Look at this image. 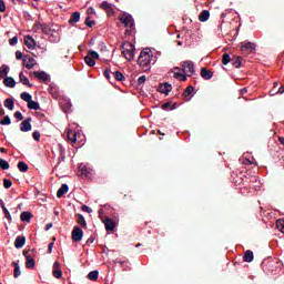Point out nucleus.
I'll return each mask as SVG.
<instances>
[{"mask_svg":"<svg viewBox=\"0 0 284 284\" xmlns=\"http://www.w3.org/2000/svg\"><path fill=\"white\" fill-rule=\"evenodd\" d=\"M138 63L143 70H150V63H152V51H150L149 48L141 51Z\"/></svg>","mask_w":284,"mask_h":284,"instance_id":"nucleus-1","label":"nucleus"},{"mask_svg":"<svg viewBox=\"0 0 284 284\" xmlns=\"http://www.w3.org/2000/svg\"><path fill=\"white\" fill-rule=\"evenodd\" d=\"M134 44L132 43H124L122 44V54L126 61H132L134 59Z\"/></svg>","mask_w":284,"mask_h":284,"instance_id":"nucleus-2","label":"nucleus"},{"mask_svg":"<svg viewBox=\"0 0 284 284\" xmlns=\"http://www.w3.org/2000/svg\"><path fill=\"white\" fill-rule=\"evenodd\" d=\"M120 21L123 23L124 28H130V30H134V18H132L129 13H123L120 16Z\"/></svg>","mask_w":284,"mask_h":284,"instance_id":"nucleus-3","label":"nucleus"},{"mask_svg":"<svg viewBox=\"0 0 284 284\" xmlns=\"http://www.w3.org/2000/svg\"><path fill=\"white\" fill-rule=\"evenodd\" d=\"M94 59H99V53L97 51H89L88 54L84 57V61L89 68H93L97 65V61Z\"/></svg>","mask_w":284,"mask_h":284,"instance_id":"nucleus-4","label":"nucleus"},{"mask_svg":"<svg viewBox=\"0 0 284 284\" xmlns=\"http://www.w3.org/2000/svg\"><path fill=\"white\" fill-rule=\"evenodd\" d=\"M256 50V44L254 42L245 41L241 45V51L243 54H252Z\"/></svg>","mask_w":284,"mask_h":284,"instance_id":"nucleus-5","label":"nucleus"},{"mask_svg":"<svg viewBox=\"0 0 284 284\" xmlns=\"http://www.w3.org/2000/svg\"><path fill=\"white\" fill-rule=\"evenodd\" d=\"M71 237L74 243L81 242L83 239V230H81L79 226H74L71 233Z\"/></svg>","mask_w":284,"mask_h":284,"instance_id":"nucleus-6","label":"nucleus"},{"mask_svg":"<svg viewBox=\"0 0 284 284\" xmlns=\"http://www.w3.org/2000/svg\"><path fill=\"white\" fill-rule=\"evenodd\" d=\"M22 65L23 68H27V70H32L37 65V60L30 55H24L22 59Z\"/></svg>","mask_w":284,"mask_h":284,"instance_id":"nucleus-7","label":"nucleus"},{"mask_svg":"<svg viewBox=\"0 0 284 284\" xmlns=\"http://www.w3.org/2000/svg\"><path fill=\"white\" fill-rule=\"evenodd\" d=\"M23 256L26 257L27 270H33V267L37 265L34 257H32V255L29 254V251H23Z\"/></svg>","mask_w":284,"mask_h":284,"instance_id":"nucleus-8","label":"nucleus"},{"mask_svg":"<svg viewBox=\"0 0 284 284\" xmlns=\"http://www.w3.org/2000/svg\"><path fill=\"white\" fill-rule=\"evenodd\" d=\"M31 123H32V118L31 116L23 120L20 123V131L21 132H30V130H32V124Z\"/></svg>","mask_w":284,"mask_h":284,"instance_id":"nucleus-9","label":"nucleus"},{"mask_svg":"<svg viewBox=\"0 0 284 284\" xmlns=\"http://www.w3.org/2000/svg\"><path fill=\"white\" fill-rule=\"evenodd\" d=\"M182 68L184 72L189 73L187 77H192L194 74V62L184 61Z\"/></svg>","mask_w":284,"mask_h":284,"instance_id":"nucleus-10","label":"nucleus"},{"mask_svg":"<svg viewBox=\"0 0 284 284\" xmlns=\"http://www.w3.org/2000/svg\"><path fill=\"white\" fill-rule=\"evenodd\" d=\"M158 91L161 92V94L169 95L170 92H172V84H170L168 82L160 83L158 87Z\"/></svg>","mask_w":284,"mask_h":284,"instance_id":"nucleus-11","label":"nucleus"},{"mask_svg":"<svg viewBox=\"0 0 284 284\" xmlns=\"http://www.w3.org/2000/svg\"><path fill=\"white\" fill-rule=\"evenodd\" d=\"M104 227L106 232H114V227H116V222L110 217H105L103 220Z\"/></svg>","mask_w":284,"mask_h":284,"instance_id":"nucleus-12","label":"nucleus"},{"mask_svg":"<svg viewBox=\"0 0 284 284\" xmlns=\"http://www.w3.org/2000/svg\"><path fill=\"white\" fill-rule=\"evenodd\" d=\"M24 45H27V48H29V50H34V48H37V41L31 36H26L24 37Z\"/></svg>","mask_w":284,"mask_h":284,"instance_id":"nucleus-13","label":"nucleus"},{"mask_svg":"<svg viewBox=\"0 0 284 284\" xmlns=\"http://www.w3.org/2000/svg\"><path fill=\"white\" fill-rule=\"evenodd\" d=\"M200 74L205 81H210V79L214 77V73L211 70H207V68H201Z\"/></svg>","mask_w":284,"mask_h":284,"instance_id":"nucleus-14","label":"nucleus"},{"mask_svg":"<svg viewBox=\"0 0 284 284\" xmlns=\"http://www.w3.org/2000/svg\"><path fill=\"white\" fill-rule=\"evenodd\" d=\"M33 77H36V79H39L40 81H43L44 83L50 79L48 73H45L44 71H34Z\"/></svg>","mask_w":284,"mask_h":284,"instance_id":"nucleus-15","label":"nucleus"},{"mask_svg":"<svg viewBox=\"0 0 284 284\" xmlns=\"http://www.w3.org/2000/svg\"><path fill=\"white\" fill-rule=\"evenodd\" d=\"M79 21H81V12L75 11L71 14L69 19V24L74 26V23H79Z\"/></svg>","mask_w":284,"mask_h":284,"instance_id":"nucleus-16","label":"nucleus"},{"mask_svg":"<svg viewBox=\"0 0 284 284\" xmlns=\"http://www.w3.org/2000/svg\"><path fill=\"white\" fill-rule=\"evenodd\" d=\"M34 215H32L30 213V211H24L20 214V220L22 221V223H30V221H32Z\"/></svg>","mask_w":284,"mask_h":284,"instance_id":"nucleus-17","label":"nucleus"},{"mask_svg":"<svg viewBox=\"0 0 284 284\" xmlns=\"http://www.w3.org/2000/svg\"><path fill=\"white\" fill-rule=\"evenodd\" d=\"M102 10H105L108 12V16L114 14V9L112 8V4H110L108 1H103L101 3Z\"/></svg>","mask_w":284,"mask_h":284,"instance_id":"nucleus-18","label":"nucleus"},{"mask_svg":"<svg viewBox=\"0 0 284 284\" xmlns=\"http://www.w3.org/2000/svg\"><path fill=\"white\" fill-rule=\"evenodd\" d=\"M26 245V236H18L14 241V247L21 250Z\"/></svg>","mask_w":284,"mask_h":284,"instance_id":"nucleus-19","label":"nucleus"},{"mask_svg":"<svg viewBox=\"0 0 284 284\" xmlns=\"http://www.w3.org/2000/svg\"><path fill=\"white\" fill-rule=\"evenodd\" d=\"M67 141H69L70 143H77V131L69 130L67 132Z\"/></svg>","mask_w":284,"mask_h":284,"instance_id":"nucleus-20","label":"nucleus"},{"mask_svg":"<svg viewBox=\"0 0 284 284\" xmlns=\"http://www.w3.org/2000/svg\"><path fill=\"white\" fill-rule=\"evenodd\" d=\"M77 224L81 225V227H88V222H85V217L79 213L75 214Z\"/></svg>","mask_w":284,"mask_h":284,"instance_id":"nucleus-21","label":"nucleus"},{"mask_svg":"<svg viewBox=\"0 0 284 284\" xmlns=\"http://www.w3.org/2000/svg\"><path fill=\"white\" fill-rule=\"evenodd\" d=\"M68 190H70L68 184H62L61 187L57 192L58 199H61L64 194H68Z\"/></svg>","mask_w":284,"mask_h":284,"instance_id":"nucleus-22","label":"nucleus"},{"mask_svg":"<svg viewBox=\"0 0 284 284\" xmlns=\"http://www.w3.org/2000/svg\"><path fill=\"white\" fill-rule=\"evenodd\" d=\"M3 83H4L6 88H14L17 85V82L14 81V79L12 77L4 78Z\"/></svg>","mask_w":284,"mask_h":284,"instance_id":"nucleus-23","label":"nucleus"},{"mask_svg":"<svg viewBox=\"0 0 284 284\" xmlns=\"http://www.w3.org/2000/svg\"><path fill=\"white\" fill-rule=\"evenodd\" d=\"M243 258L245 263H252V261H254V252H252L251 250H247L246 252H244Z\"/></svg>","mask_w":284,"mask_h":284,"instance_id":"nucleus-24","label":"nucleus"},{"mask_svg":"<svg viewBox=\"0 0 284 284\" xmlns=\"http://www.w3.org/2000/svg\"><path fill=\"white\" fill-rule=\"evenodd\" d=\"M19 79L20 83H22L23 85H28V88H32V83H30V80L23 74V72H20Z\"/></svg>","mask_w":284,"mask_h":284,"instance_id":"nucleus-25","label":"nucleus"},{"mask_svg":"<svg viewBox=\"0 0 284 284\" xmlns=\"http://www.w3.org/2000/svg\"><path fill=\"white\" fill-rule=\"evenodd\" d=\"M209 19H210V11L207 10H203L199 16V21H201L202 23H205V21H207Z\"/></svg>","mask_w":284,"mask_h":284,"instance_id":"nucleus-26","label":"nucleus"},{"mask_svg":"<svg viewBox=\"0 0 284 284\" xmlns=\"http://www.w3.org/2000/svg\"><path fill=\"white\" fill-rule=\"evenodd\" d=\"M13 270V277L19 278L21 276V268L19 267V262H12Z\"/></svg>","mask_w":284,"mask_h":284,"instance_id":"nucleus-27","label":"nucleus"},{"mask_svg":"<svg viewBox=\"0 0 284 284\" xmlns=\"http://www.w3.org/2000/svg\"><path fill=\"white\" fill-rule=\"evenodd\" d=\"M241 61H243V58H241V57H233L232 59H231V63H232V65L234 67V68H241V65H242V62Z\"/></svg>","mask_w":284,"mask_h":284,"instance_id":"nucleus-28","label":"nucleus"},{"mask_svg":"<svg viewBox=\"0 0 284 284\" xmlns=\"http://www.w3.org/2000/svg\"><path fill=\"white\" fill-rule=\"evenodd\" d=\"M4 108H7V110H10V112H12V110H14V100L13 99H6L4 100Z\"/></svg>","mask_w":284,"mask_h":284,"instance_id":"nucleus-29","label":"nucleus"},{"mask_svg":"<svg viewBox=\"0 0 284 284\" xmlns=\"http://www.w3.org/2000/svg\"><path fill=\"white\" fill-rule=\"evenodd\" d=\"M27 106L29 108V110H40V105H39V102L37 101H29Z\"/></svg>","mask_w":284,"mask_h":284,"instance_id":"nucleus-30","label":"nucleus"},{"mask_svg":"<svg viewBox=\"0 0 284 284\" xmlns=\"http://www.w3.org/2000/svg\"><path fill=\"white\" fill-rule=\"evenodd\" d=\"M89 281H99V271H91L88 274Z\"/></svg>","mask_w":284,"mask_h":284,"instance_id":"nucleus-31","label":"nucleus"},{"mask_svg":"<svg viewBox=\"0 0 284 284\" xmlns=\"http://www.w3.org/2000/svg\"><path fill=\"white\" fill-rule=\"evenodd\" d=\"M192 92H194V87L189 85L182 93V97H184V99H187V97H190Z\"/></svg>","mask_w":284,"mask_h":284,"instance_id":"nucleus-32","label":"nucleus"},{"mask_svg":"<svg viewBox=\"0 0 284 284\" xmlns=\"http://www.w3.org/2000/svg\"><path fill=\"white\" fill-rule=\"evenodd\" d=\"M20 99H22V101H26V103H29L32 100V95L28 92H22L20 94Z\"/></svg>","mask_w":284,"mask_h":284,"instance_id":"nucleus-33","label":"nucleus"},{"mask_svg":"<svg viewBox=\"0 0 284 284\" xmlns=\"http://www.w3.org/2000/svg\"><path fill=\"white\" fill-rule=\"evenodd\" d=\"M232 62V58L230 57V53H224L222 55V64L227 65V63Z\"/></svg>","mask_w":284,"mask_h":284,"instance_id":"nucleus-34","label":"nucleus"},{"mask_svg":"<svg viewBox=\"0 0 284 284\" xmlns=\"http://www.w3.org/2000/svg\"><path fill=\"white\" fill-rule=\"evenodd\" d=\"M113 77H114L115 81H125V75H123V73L120 71H115L113 73Z\"/></svg>","mask_w":284,"mask_h":284,"instance_id":"nucleus-35","label":"nucleus"},{"mask_svg":"<svg viewBox=\"0 0 284 284\" xmlns=\"http://www.w3.org/2000/svg\"><path fill=\"white\" fill-rule=\"evenodd\" d=\"M0 169L1 170H10V163L8 161L0 159Z\"/></svg>","mask_w":284,"mask_h":284,"instance_id":"nucleus-36","label":"nucleus"},{"mask_svg":"<svg viewBox=\"0 0 284 284\" xmlns=\"http://www.w3.org/2000/svg\"><path fill=\"white\" fill-rule=\"evenodd\" d=\"M52 275L54 276V278H62L63 271H61V268H55V270H53Z\"/></svg>","mask_w":284,"mask_h":284,"instance_id":"nucleus-37","label":"nucleus"},{"mask_svg":"<svg viewBox=\"0 0 284 284\" xmlns=\"http://www.w3.org/2000/svg\"><path fill=\"white\" fill-rule=\"evenodd\" d=\"M3 77H8V65L3 64L0 69V79H3Z\"/></svg>","mask_w":284,"mask_h":284,"instance_id":"nucleus-38","label":"nucleus"},{"mask_svg":"<svg viewBox=\"0 0 284 284\" xmlns=\"http://www.w3.org/2000/svg\"><path fill=\"white\" fill-rule=\"evenodd\" d=\"M174 79H179L180 81H187V75H185L181 72H175L174 73Z\"/></svg>","mask_w":284,"mask_h":284,"instance_id":"nucleus-39","label":"nucleus"},{"mask_svg":"<svg viewBox=\"0 0 284 284\" xmlns=\"http://www.w3.org/2000/svg\"><path fill=\"white\" fill-rule=\"evenodd\" d=\"M18 170L20 172H28V165L26 164V162H19L18 163Z\"/></svg>","mask_w":284,"mask_h":284,"instance_id":"nucleus-40","label":"nucleus"},{"mask_svg":"<svg viewBox=\"0 0 284 284\" xmlns=\"http://www.w3.org/2000/svg\"><path fill=\"white\" fill-rule=\"evenodd\" d=\"M12 123V120L9 118V115H6L1 121L0 125H10Z\"/></svg>","mask_w":284,"mask_h":284,"instance_id":"nucleus-41","label":"nucleus"},{"mask_svg":"<svg viewBox=\"0 0 284 284\" xmlns=\"http://www.w3.org/2000/svg\"><path fill=\"white\" fill-rule=\"evenodd\" d=\"M80 174L81 176H90V169H88V166H82L80 169Z\"/></svg>","mask_w":284,"mask_h":284,"instance_id":"nucleus-42","label":"nucleus"},{"mask_svg":"<svg viewBox=\"0 0 284 284\" xmlns=\"http://www.w3.org/2000/svg\"><path fill=\"white\" fill-rule=\"evenodd\" d=\"M84 23L88 28H94V26H97V21L90 20V17L85 19Z\"/></svg>","mask_w":284,"mask_h":284,"instance_id":"nucleus-43","label":"nucleus"},{"mask_svg":"<svg viewBox=\"0 0 284 284\" xmlns=\"http://www.w3.org/2000/svg\"><path fill=\"white\" fill-rule=\"evenodd\" d=\"M276 227L284 234V221L283 220H277L276 221Z\"/></svg>","mask_w":284,"mask_h":284,"instance_id":"nucleus-44","label":"nucleus"},{"mask_svg":"<svg viewBox=\"0 0 284 284\" xmlns=\"http://www.w3.org/2000/svg\"><path fill=\"white\" fill-rule=\"evenodd\" d=\"M3 187H6V190H10V187H12V181L9 179H3Z\"/></svg>","mask_w":284,"mask_h":284,"instance_id":"nucleus-45","label":"nucleus"},{"mask_svg":"<svg viewBox=\"0 0 284 284\" xmlns=\"http://www.w3.org/2000/svg\"><path fill=\"white\" fill-rule=\"evenodd\" d=\"M3 213L8 222L12 223V215L10 214V211H8V209H3Z\"/></svg>","mask_w":284,"mask_h":284,"instance_id":"nucleus-46","label":"nucleus"},{"mask_svg":"<svg viewBox=\"0 0 284 284\" xmlns=\"http://www.w3.org/2000/svg\"><path fill=\"white\" fill-rule=\"evenodd\" d=\"M9 43L11 45H17V43H19V37L14 36L13 38L9 39Z\"/></svg>","mask_w":284,"mask_h":284,"instance_id":"nucleus-47","label":"nucleus"},{"mask_svg":"<svg viewBox=\"0 0 284 284\" xmlns=\"http://www.w3.org/2000/svg\"><path fill=\"white\" fill-rule=\"evenodd\" d=\"M32 136L34 141H41V133L39 131H34Z\"/></svg>","mask_w":284,"mask_h":284,"instance_id":"nucleus-48","label":"nucleus"},{"mask_svg":"<svg viewBox=\"0 0 284 284\" xmlns=\"http://www.w3.org/2000/svg\"><path fill=\"white\" fill-rule=\"evenodd\" d=\"M40 28L44 34H48L50 32V28L48 27V24H41Z\"/></svg>","mask_w":284,"mask_h":284,"instance_id":"nucleus-49","label":"nucleus"},{"mask_svg":"<svg viewBox=\"0 0 284 284\" xmlns=\"http://www.w3.org/2000/svg\"><path fill=\"white\" fill-rule=\"evenodd\" d=\"M14 119H18V121H23V114L20 111H17L14 113Z\"/></svg>","mask_w":284,"mask_h":284,"instance_id":"nucleus-50","label":"nucleus"},{"mask_svg":"<svg viewBox=\"0 0 284 284\" xmlns=\"http://www.w3.org/2000/svg\"><path fill=\"white\" fill-rule=\"evenodd\" d=\"M145 81H148V78L145 75H142L138 79V83L139 85H143V83H145Z\"/></svg>","mask_w":284,"mask_h":284,"instance_id":"nucleus-51","label":"nucleus"},{"mask_svg":"<svg viewBox=\"0 0 284 284\" xmlns=\"http://www.w3.org/2000/svg\"><path fill=\"white\" fill-rule=\"evenodd\" d=\"M82 212H87L88 214H92V209L88 205H82Z\"/></svg>","mask_w":284,"mask_h":284,"instance_id":"nucleus-52","label":"nucleus"},{"mask_svg":"<svg viewBox=\"0 0 284 284\" xmlns=\"http://www.w3.org/2000/svg\"><path fill=\"white\" fill-rule=\"evenodd\" d=\"M0 12H6V1L0 0Z\"/></svg>","mask_w":284,"mask_h":284,"instance_id":"nucleus-53","label":"nucleus"},{"mask_svg":"<svg viewBox=\"0 0 284 284\" xmlns=\"http://www.w3.org/2000/svg\"><path fill=\"white\" fill-rule=\"evenodd\" d=\"M16 59L21 61V59H23V53L21 51H16Z\"/></svg>","mask_w":284,"mask_h":284,"instance_id":"nucleus-54","label":"nucleus"},{"mask_svg":"<svg viewBox=\"0 0 284 284\" xmlns=\"http://www.w3.org/2000/svg\"><path fill=\"white\" fill-rule=\"evenodd\" d=\"M94 241H95L94 235H91V236L87 240V245H90V244L94 243Z\"/></svg>","mask_w":284,"mask_h":284,"instance_id":"nucleus-55","label":"nucleus"},{"mask_svg":"<svg viewBox=\"0 0 284 284\" xmlns=\"http://www.w3.org/2000/svg\"><path fill=\"white\" fill-rule=\"evenodd\" d=\"M110 72H112V71H110V69H105L104 73H103L105 79H108V81H110Z\"/></svg>","mask_w":284,"mask_h":284,"instance_id":"nucleus-56","label":"nucleus"},{"mask_svg":"<svg viewBox=\"0 0 284 284\" xmlns=\"http://www.w3.org/2000/svg\"><path fill=\"white\" fill-rule=\"evenodd\" d=\"M54 247V242L49 243L48 245V252L49 254H52V248Z\"/></svg>","mask_w":284,"mask_h":284,"instance_id":"nucleus-57","label":"nucleus"},{"mask_svg":"<svg viewBox=\"0 0 284 284\" xmlns=\"http://www.w3.org/2000/svg\"><path fill=\"white\" fill-rule=\"evenodd\" d=\"M172 105V102H165L164 104H162V110H168V108H170Z\"/></svg>","mask_w":284,"mask_h":284,"instance_id":"nucleus-58","label":"nucleus"},{"mask_svg":"<svg viewBox=\"0 0 284 284\" xmlns=\"http://www.w3.org/2000/svg\"><path fill=\"white\" fill-rule=\"evenodd\" d=\"M59 267H61V264L59 263V261H55L53 263V270H60Z\"/></svg>","mask_w":284,"mask_h":284,"instance_id":"nucleus-59","label":"nucleus"},{"mask_svg":"<svg viewBox=\"0 0 284 284\" xmlns=\"http://www.w3.org/2000/svg\"><path fill=\"white\" fill-rule=\"evenodd\" d=\"M0 207H1L2 212H3V209H7L6 203H3V200H0Z\"/></svg>","mask_w":284,"mask_h":284,"instance_id":"nucleus-60","label":"nucleus"},{"mask_svg":"<svg viewBox=\"0 0 284 284\" xmlns=\"http://www.w3.org/2000/svg\"><path fill=\"white\" fill-rule=\"evenodd\" d=\"M284 93V85H282L280 89H278V94H283Z\"/></svg>","mask_w":284,"mask_h":284,"instance_id":"nucleus-61","label":"nucleus"},{"mask_svg":"<svg viewBox=\"0 0 284 284\" xmlns=\"http://www.w3.org/2000/svg\"><path fill=\"white\" fill-rule=\"evenodd\" d=\"M88 12H90V14H94V8L90 7V8L88 9Z\"/></svg>","mask_w":284,"mask_h":284,"instance_id":"nucleus-62","label":"nucleus"},{"mask_svg":"<svg viewBox=\"0 0 284 284\" xmlns=\"http://www.w3.org/2000/svg\"><path fill=\"white\" fill-rule=\"evenodd\" d=\"M241 94H247V88L242 89Z\"/></svg>","mask_w":284,"mask_h":284,"instance_id":"nucleus-63","label":"nucleus"},{"mask_svg":"<svg viewBox=\"0 0 284 284\" xmlns=\"http://www.w3.org/2000/svg\"><path fill=\"white\" fill-rule=\"evenodd\" d=\"M278 141L282 145H284V138H278Z\"/></svg>","mask_w":284,"mask_h":284,"instance_id":"nucleus-64","label":"nucleus"}]
</instances>
